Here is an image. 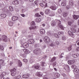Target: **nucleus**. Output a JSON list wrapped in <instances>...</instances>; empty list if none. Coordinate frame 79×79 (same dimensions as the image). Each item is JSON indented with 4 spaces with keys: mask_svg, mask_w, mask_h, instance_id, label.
<instances>
[{
    "mask_svg": "<svg viewBox=\"0 0 79 79\" xmlns=\"http://www.w3.org/2000/svg\"><path fill=\"white\" fill-rule=\"evenodd\" d=\"M31 27L30 28V29H35L36 28V26H35V22L32 21L31 23Z\"/></svg>",
    "mask_w": 79,
    "mask_h": 79,
    "instance_id": "nucleus-1",
    "label": "nucleus"
},
{
    "mask_svg": "<svg viewBox=\"0 0 79 79\" xmlns=\"http://www.w3.org/2000/svg\"><path fill=\"white\" fill-rule=\"evenodd\" d=\"M16 69L15 68L11 70V75H12V76H15L16 75Z\"/></svg>",
    "mask_w": 79,
    "mask_h": 79,
    "instance_id": "nucleus-2",
    "label": "nucleus"
},
{
    "mask_svg": "<svg viewBox=\"0 0 79 79\" xmlns=\"http://www.w3.org/2000/svg\"><path fill=\"white\" fill-rule=\"evenodd\" d=\"M41 51V50L40 49H36L33 51V53L34 54H35V55H37L39 53H40Z\"/></svg>",
    "mask_w": 79,
    "mask_h": 79,
    "instance_id": "nucleus-3",
    "label": "nucleus"
},
{
    "mask_svg": "<svg viewBox=\"0 0 79 79\" xmlns=\"http://www.w3.org/2000/svg\"><path fill=\"white\" fill-rule=\"evenodd\" d=\"M58 22H59L58 23V26H59V27L62 29V30H64V27L61 24V21H60V20H58Z\"/></svg>",
    "mask_w": 79,
    "mask_h": 79,
    "instance_id": "nucleus-4",
    "label": "nucleus"
},
{
    "mask_svg": "<svg viewBox=\"0 0 79 79\" xmlns=\"http://www.w3.org/2000/svg\"><path fill=\"white\" fill-rule=\"evenodd\" d=\"M44 42L46 43L49 42L50 41V39L47 36L44 37Z\"/></svg>",
    "mask_w": 79,
    "mask_h": 79,
    "instance_id": "nucleus-5",
    "label": "nucleus"
},
{
    "mask_svg": "<svg viewBox=\"0 0 79 79\" xmlns=\"http://www.w3.org/2000/svg\"><path fill=\"white\" fill-rule=\"evenodd\" d=\"M2 40L3 42H6L7 40V36L5 35H2Z\"/></svg>",
    "mask_w": 79,
    "mask_h": 79,
    "instance_id": "nucleus-6",
    "label": "nucleus"
},
{
    "mask_svg": "<svg viewBox=\"0 0 79 79\" xmlns=\"http://www.w3.org/2000/svg\"><path fill=\"white\" fill-rule=\"evenodd\" d=\"M73 27H76V26L74 25H72V27L70 29L73 32H76V30Z\"/></svg>",
    "mask_w": 79,
    "mask_h": 79,
    "instance_id": "nucleus-7",
    "label": "nucleus"
},
{
    "mask_svg": "<svg viewBox=\"0 0 79 79\" xmlns=\"http://www.w3.org/2000/svg\"><path fill=\"white\" fill-rule=\"evenodd\" d=\"M75 63V60H69L68 61V63L69 64H73Z\"/></svg>",
    "mask_w": 79,
    "mask_h": 79,
    "instance_id": "nucleus-8",
    "label": "nucleus"
},
{
    "mask_svg": "<svg viewBox=\"0 0 79 79\" xmlns=\"http://www.w3.org/2000/svg\"><path fill=\"white\" fill-rule=\"evenodd\" d=\"M40 34L42 35H44L45 34V31L44 29H41L40 30Z\"/></svg>",
    "mask_w": 79,
    "mask_h": 79,
    "instance_id": "nucleus-9",
    "label": "nucleus"
},
{
    "mask_svg": "<svg viewBox=\"0 0 79 79\" xmlns=\"http://www.w3.org/2000/svg\"><path fill=\"white\" fill-rule=\"evenodd\" d=\"M29 44L27 43H24L23 44V48H27L29 47Z\"/></svg>",
    "mask_w": 79,
    "mask_h": 79,
    "instance_id": "nucleus-10",
    "label": "nucleus"
},
{
    "mask_svg": "<svg viewBox=\"0 0 79 79\" xmlns=\"http://www.w3.org/2000/svg\"><path fill=\"white\" fill-rule=\"evenodd\" d=\"M18 17L17 16H14L12 18V20L13 21H15L18 20Z\"/></svg>",
    "mask_w": 79,
    "mask_h": 79,
    "instance_id": "nucleus-11",
    "label": "nucleus"
},
{
    "mask_svg": "<svg viewBox=\"0 0 79 79\" xmlns=\"http://www.w3.org/2000/svg\"><path fill=\"white\" fill-rule=\"evenodd\" d=\"M66 2H67V1L64 0L61 3L62 6H66Z\"/></svg>",
    "mask_w": 79,
    "mask_h": 79,
    "instance_id": "nucleus-12",
    "label": "nucleus"
},
{
    "mask_svg": "<svg viewBox=\"0 0 79 79\" xmlns=\"http://www.w3.org/2000/svg\"><path fill=\"white\" fill-rule=\"evenodd\" d=\"M35 75L37 76L38 77H41V76H42V73L41 72H37Z\"/></svg>",
    "mask_w": 79,
    "mask_h": 79,
    "instance_id": "nucleus-13",
    "label": "nucleus"
},
{
    "mask_svg": "<svg viewBox=\"0 0 79 79\" xmlns=\"http://www.w3.org/2000/svg\"><path fill=\"white\" fill-rule=\"evenodd\" d=\"M79 54H72V56L73 58H77L79 56Z\"/></svg>",
    "mask_w": 79,
    "mask_h": 79,
    "instance_id": "nucleus-14",
    "label": "nucleus"
},
{
    "mask_svg": "<svg viewBox=\"0 0 79 79\" xmlns=\"http://www.w3.org/2000/svg\"><path fill=\"white\" fill-rule=\"evenodd\" d=\"M64 69L67 70V69H69V67L67 64H65L64 65Z\"/></svg>",
    "mask_w": 79,
    "mask_h": 79,
    "instance_id": "nucleus-15",
    "label": "nucleus"
},
{
    "mask_svg": "<svg viewBox=\"0 0 79 79\" xmlns=\"http://www.w3.org/2000/svg\"><path fill=\"white\" fill-rule=\"evenodd\" d=\"M56 22L54 21H52L51 23V25L52 26H56Z\"/></svg>",
    "mask_w": 79,
    "mask_h": 79,
    "instance_id": "nucleus-16",
    "label": "nucleus"
},
{
    "mask_svg": "<svg viewBox=\"0 0 79 79\" xmlns=\"http://www.w3.org/2000/svg\"><path fill=\"white\" fill-rule=\"evenodd\" d=\"M43 3H44V6L45 7H47V3L46 2V0H42Z\"/></svg>",
    "mask_w": 79,
    "mask_h": 79,
    "instance_id": "nucleus-17",
    "label": "nucleus"
},
{
    "mask_svg": "<svg viewBox=\"0 0 79 79\" xmlns=\"http://www.w3.org/2000/svg\"><path fill=\"white\" fill-rule=\"evenodd\" d=\"M50 8L52 9V10H56V6H52L50 7Z\"/></svg>",
    "mask_w": 79,
    "mask_h": 79,
    "instance_id": "nucleus-18",
    "label": "nucleus"
},
{
    "mask_svg": "<svg viewBox=\"0 0 79 79\" xmlns=\"http://www.w3.org/2000/svg\"><path fill=\"white\" fill-rule=\"evenodd\" d=\"M45 13L46 15H49L50 13V10L49 9L47 10H45Z\"/></svg>",
    "mask_w": 79,
    "mask_h": 79,
    "instance_id": "nucleus-19",
    "label": "nucleus"
},
{
    "mask_svg": "<svg viewBox=\"0 0 79 79\" xmlns=\"http://www.w3.org/2000/svg\"><path fill=\"white\" fill-rule=\"evenodd\" d=\"M12 3L14 5H18L19 4V1L17 0L14 1Z\"/></svg>",
    "mask_w": 79,
    "mask_h": 79,
    "instance_id": "nucleus-20",
    "label": "nucleus"
},
{
    "mask_svg": "<svg viewBox=\"0 0 79 79\" xmlns=\"http://www.w3.org/2000/svg\"><path fill=\"white\" fill-rule=\"evenodd\" d=\"M79 16L78 15H74L73 16V19H77L79 18Z\"/></svg>",
    "mask_w": 79,
    "mask_h": 79,
    "instance_id": "nucleus-21",
    "label": "nucleus"
},
{
    "mask_svg": "<svg viewBox=\"0 0 79 79\" xmlns=\"http://www.w3.org/2000/svg\"><path fill=\"white\" fill-rule=\"evenodd\" d=\"M5 74V75L4 74ZM5 75V73H3L2 75H0V79H5L3 76Z\"/></svg>",
    "mask_w": 79,
    "mask_h": 79,
    "instance_id": "nucleus-22",
    "label": "nucleus"
},
{
    "mask_svg": "<svg viewBox=\"0 0 79 79\" xmlns=\"http://www.w3.org/2000/svg\"><path fill=\"white\" fill-rule=\"evenodd\" d=\"M35 22H36L37 23H39L40 22V21H41V19L39 18H38L35 19Z\"/></svg>",
    "mask_w": 79,
    "mask_h": 79,
    "instance_id": "nucleus-23",
    "label": "nucleus"
},
{
    "mask_svg": "<svg viewBox=\"0 0 79 79\" xmlns=\"http://www.w3.org/2000/svg\"><path fill=\"white\" fill-rule=\"evenodd\" d=\"M29 77V75L28 74L27 75H23L22 76V77L23 78H28V77Z\"/></svg>",
    "mask_w": 79,
    "mask_h": 79,
    "instance_id": "nucleus-24",
    "label": "nucleus"
},
{
    "mask_svg": "<svg viewBox=\"0 0 79 79\" xmlns=\"http://www.w3.org/2000/svg\"><path fill=\"white\" fill-rule=\"evenodd\" d=\"M35 68L36 69L40 70V67L39 65H36L34 66Z\"/></svg>",
    "mask_w": 79,
    "mask_h": 79,
    "instance_id": "nucleus-25",
    "label": "nucleus"
},
{
    "mask_svg": "<svg viewBox=\"0 0 79 79\" xmlns=\"http://www.w3.org/2000/svg\"><path fill=\"white\" fill-rule=\"evenodd\" d=\"M23 51L25 53H28V51L29 50L26 49H24L23 50Z\"/></svg>",
    "mask_w": 79,
    "mask_h": 79,
    "instance_id": "nucleus-26",
    "label": "nucleus"
},
{
    "mask_svg": "<svg viewBox=\"0 0 79 79\" xmlns=\"http://www.w3.org/2000/svg\"><path fill=\"white\" fill-rule=\"evenodd\" d=\"M61 39L62 40H66V37L64 36H62Z\"/></svg>",
    "mask_w": 79,
    "mask_h": 79,
    "instance_id": "nucleus-27",
    "label": "nucleus"
},
{
    "mask_svg": "<svg viewBox=\"0 0 79 79\" xmlns=\"http://www.w3.org/2000/svg\"><path fill=\"white\" fill-rule=\"evenodd\" d=\"M18 64H19V66L21 67V66H22V63L21 62V61L20 60H19L18 61Z\"/></svg>",
    "mask_w": 79,
    "mask_h": 79,
    "instance_id": "nucleus-28",
    "label": "nucleus"
},
{
    "mask_svg": "<svg viewBox=\"0 0 79 79\" xmlns=\"http://www.w3.org/2000/svg\"><path fill=\"white\" fill-rule=\"evenodd\" d=\"M4 63V61L3 60H0V64L3 65V64Z\"/></svg>",
    "mask_w": 79,
    "mask_h": 79,
    "instance_id": "nucleus-29",
    "label": "nucleus"
},
{
    "mask_svg": "<svg viewBox=\"0 0 79 79\" xmlns=\"http://www.w3.org/2000/svg\"><path fill=\"white\" fill-rule=\"evenodd\" d=\"M60 74L58 73H56L55 75V76L56 77H60Z\"/></svg>",
    "mask_w": 79,
    "mask_h": 79,
    "instance_id": "nucleus-30",
    "label": "nucleus"
},
{
    "mask_svg": "<svg viewBox=\"0 0 79 79\" xmlns=\"http://www.w3.org/2000/svg\"><path fill=\"white\" fill-rule=\"evenodd\" d=\"M13 22L10 21L9 22V24L10 26H13Z\"/></svg>",
    "mask_w": 79,
    "mask_h": 79,
    "instance_id": "nucleus-31",
    "label": "nucleus"
},
{
    "mask_svg": "<svg viewBox=\"0 0 79 79\" xmlns=\"http://www.w3.org/2000/svg\"><path fill=\"white\" fill-rule=\"evenodd\" d=\"M41 66H47V64L44 63V62H42L41 64Z\"/></svg>",
    "mask_w": 79,
    "mask_h": 79,
    "instance_id": "nucleus-32",
    "label": "nucleus"
},
{
    "mask_svg": "<svg viewBox=\"0 0 79 79\" xmlns=\"http://www.w3.org/2000/svg\"><path fill=\"white\" fill-rule=\"evenodd\" d=\"M68 33L69 34V35H73V33L72 32V31H68Z\"/></svg>",
    "mask_w": 79,
    "mask_h": 79,
    "instance_id": "nucleus-33",
    "label": "nucleus"
},
{
    "mask_svg": "<svg viewBox=\"0 0 79 79\" xmlns=\"http://www.w3.org/2000/svg\"><path fill=\"white\" fill-rule=\"evenodd\" d=\"M56 60V57H53L52 59V60H51V62H53L54 61Z\"/></svg>",
    "mask_w": 79,
    "mask_h": 79,
    "instance_id": "nucleus-34",
    "label": "nucleus"
},
{
    "mask_svg": "<svg viewBox=\"0 0 79 79\" xmlns=\"http://www.w3.org/2000/svg\"><path fill=\"white\" fill-rule=\"evenodd\" d=\"M9 9L10 11H13V8L12 6H10L9 7Z\"/></svg>",
    "mask_w": 79,
    "mask_h": 79,
    "instance_id": "nucleus-35",
    "label": "nucleus"
},
{
    "mask_svg": "<svg viewBox=\"0 0 79 79\" xmlns=\"http://www.w3.org/2000/svg\"><path fill=\"white\" fill-rule=\"evenodd\" d=\"M1 16H2V17H3V18H5V17L6 16V15L5 14H2L1 15Z\"/></svg>",
    "mask_w": 79,
    "mask_h": 79,
    "instance_id": "nucleus-36",
    "label": "nucleus"
},
{
    "mask_svg": "<svg viewBox=\"0 0 79 79\" xmlns=\"http://www.w3.org/2000/svg\"><path fill=\"white\" fill-rule=\"evenodd\" d=\"M74 71L76 73H79V70L78 69H74Z\"/></svg>",
    "mask_w": 79,
    "mask_h": 79,
    "instance_id": "nucleus-37",
    "label": "nucleus"
},
{
    "mask_svg": "<svg viewBox=\"0 0 79 79\" xmlns=\"http://www.w3.org/2000/svg\"><path fill=\"white\" fill-rule=\"evenodd\" d=\"M54 35V37H56V38H59V35L55 33Z\"/></svg>",
    "mask_w": 79,
    "mask_h": 79,
    "instance_id": "nucleus-38",
    "label": "nucleus"
},
{
    "mask_svg": "<svg viewBox=\"0 0 79 79\" xmlns=\"http://www.w3.org/2000/svg\"><path fill=\"white\" fill-rule=\"evenodd\" d=\"M30 44H33V43L34 42V39L30 40Z\"/></svg>",
    "mask_w": 79,
    "mask_h": 79,
    "instance_id": "nucleus-39",
    "label": "nucleus"
},
{
    "mask_svg": "<svg viewBox=\"0 0 79 79\" xmlns=\"http://www.w3.org/2000/svg\"><path fill=\"white\" fill-rule=\"evenodd\" d=\"M15 79H19L20 78H21V76L20 75H18L17 76H16L15 77Z\"/></svg>",
    "mask_w": 79,
    "mask_h": 79,
    "instance_id": "nucleus-40",
    "label": "nucleus"
},
{
    "mask_svg": "<svg viewBox=\"0 0 79 79\" xmlns=\"http://www.w3.org/2000/svg\"><path fill=\"white\" fill-rule=\"evenodd\" d=\"M47 35H50L52 34V33L50 31H48L47 32Z\"/></svg>",
    "mask_w": 79,
    "mask_h": 79,
    "instance_id": "nucleus-41",
    "label": "nucleus"
},
{
    "mask_svg": "<svg viewBox=\"0 0 79 79\" xmlns=\"http://www.w3.org/2000/svg\"><path fill=\"white\" fill-rule=\"evenodd\" d=\"M67 15H68V14L66 13H63V16L64 17H66V16H67Z\"/></svg>",
    "mask_w": 79,
    "mask_h": 79,
    "instance_id": "nucleus-42",
    "label": "nucleus"
},
{
    "mask_svg": "<svg viewBox=\"0 0 79 79\" xmlns=\"http://www.w3.org/2000/svg\"><path fill=\"white\" fill-rule=\"evenodd\" d=\"M71 49H72L71 46H69V47L68 48V50H69V51H70V50H71Z\"/></svg>",
    "mask_w": 79,
    "mask_h": 79,
    "instance_id": "nucleus-43",
    "label": "nucleus"
},
{
    "mask_svg": "<svg viewBox=\"0 0 79 79\" xmlns=\"http://www.w3.org/2000/svg\"><path fill=\"white\" fill-rule=\"evenodd\" d=\"M70 5H71V6H73V2L72 1H70Z\"/></svg>",
    "mask_w": 79,
    "mask_h": 79,
    "instance_id": "nucleus-44",
    "label": "nucleus"
},
{
    "mask_svg": "<svg viewBox=\"0 0 79 79\" xmlns=\"http://www.w3.org/2000/svg\"><path fill=\"white\" fill-rule=\"evenodd\" d=\"M72 68L73 69H75V68H76V66L75 65H73L72 66Z\"/></svg>",
    "mask_w": 79,
    "mask_h": 79,
    "instance_id": "nucleus-45",
    "label": "nucleus"
},
{
    "mask_svg": "<svg viewBox=\"0 0 79 79\" xmlns=\"http://www.w3.org/2000/svg\"><path fill=\"white\" fill-rule=\"evenodd\" d=\"M58 34L60 35H63V32H59L58 33Z\"/></svg>",
    "mask_w": 79,
    "mask_h": 79,
    "instance_id": "nucleus-46",
    "label": "nucleus"
},
{
    "mask_svg": "<svg viewBox=\"0 0 79 79\" xmlns=\"http://www.w3.org/2000/svg\"><path fill=\"white\" fill-rule=\"evenodd\" d=\"M55 45H58L60 44V43H59V42L58 41H55Z\"/></svg>",
    "mask_w": 79,
    "mask_h": 79,
    "instance_id": "nucleus-47",
    "label": "nucleus"
},
{
    "mask_svg": "<svg viewBox=\"0 0 79 79\" xmlns=\"http://www.w3.org/2000/svg\"><path fill=\"white\" fill-rule=\"evenodd\" d=\"M46 45H44L42 47V49L43 50H44V49H45V48H46Z\"/></svg>",
    "mask_w": 79,
    "mask_h": 79,
    "instance_id": "nucleus-48",
    "label": "nucleus"
},
{
    "mask_svg": "<svg viewBox=\"0 0 79 79\" xmlns=\"http://www.w3.org/2000/svg\"><path fill=\"white\" fill-rule=\"evenodd\" d=\"M0 49L3 51V49H4V48H3V47L2 46H0Z\"/></svg>",
    "mask_w": 79,
    "mask_h": 79,
    "instance_id": "nucleus-49",
    "label": "nucleus"
},
{
    "mask_svg": "<svg viewBox=\"0 0 79 79\" xmlns=\"http://www.w3.org/2000/svg\"><path fill=\"white\" fill-rule=\"evenodd\" d=\"M56 17H58V18H59V17L60 18H61V16H60V15H59L58 14H56Z\"/></svg>",
    "mask_w": 79,
    "mask_h": 79,
    "instance_id": "nucleus-50",
    "label": "nucleus"
},
{
    "mask_svg": "<svg viewBox=\"0 0 79 79\" xmlns=\"http://www.w3.org/2000/svg\"><path fill=\"white\" fill-rule=\"evenodd\" d=\"M58 12L59 13H61L62 12V10H61L59 9L58 10Z\"/></svg>",
    "mask_w": 79,
    "mask_h": 79,
    "instance_id": "nucleus-51",
    "label": "nucleus"
},
{
    "mask_svg": "<svg viewBox=\"0 0 79 79\" xmlns=\"http://www.w3.org/2000/svg\"><path fill=\"white\" fill-rule=\"evenodd\" d=\"M40 5L41 6H42V7H43V6H44V4H43L42 3H40Z\"/></svg>",
    "mask_w": 79,
    "mask_h": 79,
    "instance_id": "nucleus-52",
    "label": "nucleus"
},
{
    "mask_svg": "<svg viewBox=\"0 0 79 79\" xmlns=\"http://www.w3.org/2000/svg\"><path fill=\"white\" fill-rule=\"evenodd\" d=\"M38 1H35V3L36 5H38Z\"/></svg>",
    "mask_w": 79,
    "mask_h": 79,
    "instance_id": "nucleus-53",
    "label": "nucleus"
},
{
    "mask_svg": "<svg viewBox=\"0 0 79 79\" xmlns=\"http://www.w3.org/2000/svg\"><path fill=\"white\" fill-rule=\"evenodd\" d=\"M23 61L24 62H27L28 60H27V59H24L23 60Z\"/></svg>",
    "mask_w": 79,
    "mask_h": 79,
    "instance_id": "nucleus-54",
    "label": "nucleus"
},
{
    "mask_svg": "<svg viewBox=\"0 0 79 79\" xmlns=\"http://www.w3.org/2000/svg\"><path fill=\"white\" fill-rule=\"evenodd\" d=\"M46 19L48 21H49V20H50V19H51L49 17H47L46 18Z\"/></svg>",
    "mask_w": 79,
    "mask_h": 79,
    "instance_id": "nucleus-55",
    "label": "nucleus"
},
{
    "mask_svg": "<svg viewBox=\"0 0 79 79\" xmlns=\"http://www.w3.org/2000/svg\"><path fill=\"white\" fill-rule=\"evenodd\" d=\"M20 55L21 56H22V57H24V54H20Z\"/></svg>",
    "mask_w": 79,
    "mask_h": 79,
    "instance_id": "nucleus-56",
    "label": "nucleus"
},
{
    "mask_svg": "<svg viewBox=\"0 0 79 79\" xmlns=\"http://www.w3.org/2000/svg\"><path fill=\"white\" fill-rule=\"evenodd\" d=\"M34 60L33 59H31L30 60V63H33V62H34Z\"/></svg>",
    "mask_w": 79,
    "mask_h": 79,
    "instance_id": "nucleus-57",
    "label": "nucleus"
},
{
    "mask_svg": "<svg viewBox=\"0 0 79 79\" xmlns=\"http://www.w3.org/2000/svg\"><path fill=\"white\" fill-rule=\"evenodd\" d=\"M68 24H69V25L70 26H71V22H68Z\"/></svg>",
    "mask_w": 79,
    "mask_h": 79,
    "instance_id": "nucleus-58",
    "label": "nucleus"
},
{
    "mask_svg": "<svg viewBox=\"0 0 79 79\" xmlns=\"http://www.w3.org/2000/svg\"><path fill=\"white\" fill-rule=\"evenodd\" d=\"M67 9H69L70 8V6H69V5L67 6L66 7Z\"/></svg>",
    "mask_w": 79,
    "mask_h": 79,
    "instance_id": "nucleus-59",
    "label": "nucleus"
},
{
    "mask_svg": "<svg viewBox=\"0 0 79 79\" xmlns=\"http://www.w3.org/2000/svg\"><path fill=\"white\" fill-rule=\"evenodd\" d=\"M35 15L36 17L39 16V13H37L35 14Z\"/></svg>",
    "mask_w": 79,
    "mask_h": 79,
    "instance_id": "nucleus-60",
    "label": "nucleus"
},
{
    "mask_svg": "<svg viewBox=\"0 0 79 79\" xmlns=\"http://www.w3.org/2000/svg\"><path fill=\"white\" fill-rule=\"evenodd\" d=\"M40 15H44V13L42 12H41L40 13Z\"/></svg>",
    "mask_w": 79,
    "mask_h": 79,
    "instance_id": "nucleus-61",
    "label": "nucleus"
},
{
    "mask_svg": "<svg viewBox=\"0 0 79 79\" xmlns=\"http://www.w3.org/2000/svg\"><path fill=\"white\" fill-rule=\"evenodd\" d=\"M54 45H55V44H53V43H52L50 44V46H54Z\"/></svg>",
    "mask_w": 79,
    "mask_h": 79,
    "instance_id": "nucleus-62",
    "label": "nucleus"
},
{
    "mask_svg": "<svg viewBox=\"0 0 79 79\" xmlns=\"http://www.w3.org/2000/svg\"><path fill=\"white\" fill-rule=\"evenodd\" d=\"M21 16L23 17H24V16H25V15H24V14H21Z\"/></svg>",
    "mask_w": 79,
    "mask_h": 79,
    "instance_id": "nucleus-63",
    "label": "nucleus"
},
{
    "mask_svg": "<svg viewBox=\"0 0 79 79\" xmlns=\"http://www.w3.org/2000/svg\"><path fill=\"white\" fill-rule=\"evenodd\" d=\"M76 50L77 51H79V47H78L76 49Z\"/></svg>",
    "mask_w": 79,
    "mask_h": 79,
    "instance_id": "nucleus-64",
    "label": "nucleus"
}]
</instances>
